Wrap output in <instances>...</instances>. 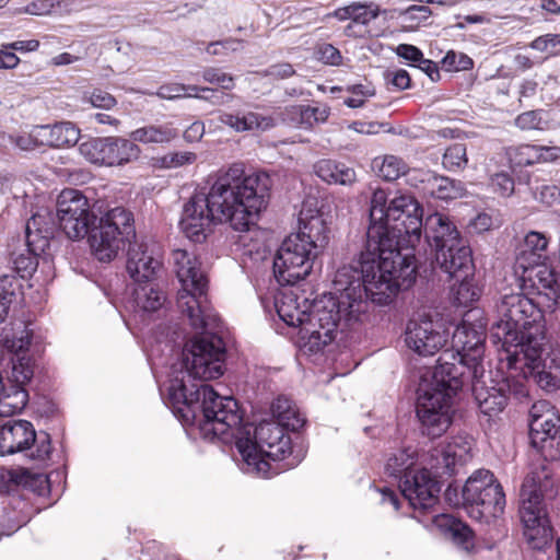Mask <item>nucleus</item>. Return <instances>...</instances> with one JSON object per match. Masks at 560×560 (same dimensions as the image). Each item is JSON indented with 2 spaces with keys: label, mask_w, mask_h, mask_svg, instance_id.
I'll return each instance as SVG.
<instances>
[{
  "label": "nucleus",
  "mask_w": 560,
  "mask_h": 560,
  "mask_svg": "<svg viewBox=\"0 0 560 560\" xmlns=\"http://www.w3.org/2000/svg\"><path fill=\"white\" fill-rule=\"evenodd\" d=\"M272 180L265 172L246 174L242 163L222 171L209 190L195 192L184 205L179 226L195 243H202L211 225L229 223L238 232L256 225L269 202Z\"/></svg>",
  "instance_id": "nucleus-3"
},
{
  "label": "nucleus",
  "mask_w": 560,
  "mask_h": 560,
  "mask_svg": "<svg viewBox=\"0 0 560 560\" xmlns=\"http://www.w3.org/2000/svg\"><path fill=\"white\" fill-rule=\"evenodd\" d=\"M443 68L446 71H466L474 67V60L464 52L450 50L442 59Z\"/></svg>",
  "instance_id": "nucleus-41"
},
{
  "label": "nucleus",
  "mask_w": 560,
  "mask_h": 560,
  "mask_svg": "<svg viewBox=\"0 0 560 560\" xmlns=\"http://www.w3.org/2000/svg\"><path fill=\"white\" fill-rule=\"evenodd\" d=\"M544 348L538 338H528L527 345L501 358L506 369L514 370L524 382L532 378L541 389L552 393L560 388V357L542 358Z\"/></svg>",
  "instance_id": "nucleus-15"
},
{
  "label": "nucleus",
  "mask_w": 560,
  "mask_h": 560,
  "mask_svg": "<svg viewBox=\"0 0 560 560\" xmlns=\"http://www.w3.org/2000/svg\"><path fill=\"white\" fill-rule=\"evenodd\" d=\"M534 194L537 200L547 206H552L560 201V188L553 184H542L537 186L535 187Z\"/></svg>",
  "instance_id": "nucleus-45"
},
{
  "label": "nucleus",
  "mask_w": 560,
  "mask_h": 560,
  "mask_svg": "<svg viewBox=\"0 0 560 560\" xmlns=\"http://www.w3.org/2000/svg\"><path fill=\"white\" fill-rule=\"evenodd\" d=\"M54 7L52 0H37L26 7V12L33 15H46L51 12Z\"/></svg>",
  "instance_id": "nucleus-57"
},
{
  "label": "nucleus",
  "mask_w": 560,
  "mask_h": 560,
  "mask_svg": "<svg viewBox=\"0 0 560 560\" xmlns=\"http://www.w3.org/2000/svg\"><path fill=\"white\" fill-rule=\"evenodd\" d=\"M346 91L352 95L360 96L362 98L372 97L375 95V89L370 84H352L346 88Z\"/></svg>",
  "instance_id": "nucleus-63"
},
{
  "label": "nucleus",
  "mask_w": 560,
  "mask_h": 560,
  "mask_svg": "<svg viewBox=\"0 0 560 560\" xmlns=\"http://www.w3.org/2000/svg\"><path fill=\"white\" fill-rule=\"evenodd\" d=\"M509 159L515 166H528L538 163L537 144H522L509 151Z\"/></svg>",
  "instance_id": "nucleus-39"
},
{
  "label": "nucleus",
  "mask_w": 560,
  "mask_h": 560,
  "mask_svg": "<svg viewBox=\"0 0 560 560\" xmlns=\"http://www.w3.org/2000/svg\"><path fill=\"white\" fill-rule=\"evenodd\" d=\"M451 332L442 323L423 317L411 319L405 331V342L419 355L429 357L439 352L448 341Z\"/></svg>",
  "instance_id": "nucleus-23"
},
{
  "label": "nucleus",
  "mask_w": 560,
  "mask_h": 560,
  "mask_svg": "<svg viewBox=\"0 0 560 560\" xmlns=\"http://www.w3.org/2000/svg\"><path fill=\"white\" fill-rule=\"evenodd\" d=\"M80 154L89 162L106 166L124 165L137 160L139 147L118 137L89 138L79 144Z\"/></svg>",
  "instance_id": "nucleus-20"
},
{
  "label": "nucleus",
  "mask_w": 560,
  "mask_h": 560,
  "mask_svg": "<svg viewBox=\"0 0 560 560\" xmlns=\"http://www.w3.org/2000/svg\"><path fill=\"white\" fill-rule=\"evenodd\" d=\"M538 163L555 162L560 159V147L537 145Z\"/></svg>",
  "instance_id": "nucleus-58"
},
{
  "label": "nucleus",
  "mask_w": 560,
  "mask_h": 560,
  "mask_svg": "<svg viewBox=\"0 0 560 560\" xmlns=\"http://www.w3.org/2000/svg\"><path fill=\"white\" fill-rule=\"evenodd\" d=\"M55 220L50 212H37L33 214L26 222L25 253L16 255L12 262L14 270L19 277L25 279L36 271L38 266V257L45 254L49 248L50 241L55 234Z\"/></svg>",
  "instance_id": "nucleus-19"
},
{
  "label": "nucleus",
  "mask_w": 560,
  "mask_h": 560,
  "mask_svg": "<svg viewBox=\"0 0 560 560\" xmlns=\"http://www.w3.org/2000/svg\"><path fill=\"white\" fill-rule=\"evenodd\" d=\"M175 272L182 289L177 306L197 330L186 341L179 369L173 365L170 378H186L189 384L217 380L224 374L228 346L223 323L208 300V279L200 269L196 255L185 249L173 252Z\"/></svg>",
  "instance_id": "nucleus-2"
},
{
  "label": "nucleus",
  "mask_w": 560,
  "mask_h": 560,
  "mask_svg": "<svg viewBox=\"0 0 560 560\" xmlns=\"http://www.w3.org/2000/svg\"><path fill=\"white\" fill-rule=\"evenodd\" d=\"M538 406L530 409L529 441L536 452L547 462L560 458V417L552 410L537 413Z\"/></svg>",
  "instance_id": "nucleus-22"
},
{
  "label": "nucleus",
  "mask_w": 560,
  "mask_h": 560,
  "mask_svg": "<svg viewBox=\"0 0 560 560\" xmlns=\"http://www.w3.org/2000/svg\"><path fill=\"white\" fill-rule=\"evenodd\" d=\"M202 78L205 81L217 85L222 90L230 91L235 86L234 78L219 68L210 67L205 69L202 72Z\"/></svg>",
  "instance_id": "nucleus-43"
},
{
  "label": "nucleus",
  "mask_w": 560,
  "mask_h": 560,
  "mask_svg": "<svg viewBox=\"0 0 560 560\" xmlns=\"http://www.w3.org/2000/svg\"><path fill=\"white\" fill-rule=\"evenodd\" d=\"M136 234L124 238L120 246L128 243L126 269L136 283L154 281L162 268L160 259L149 252L145 243L131 242Z\"/></svg>",
  "instance_id": "nucleus-24"
},
{
  "label": "nucleus",
  "mask_w": 560,
  "mask_h": 560,
  "mask_svg": "<svg viewBox=\"0 0 560 560\" xmlns=\"http://www.w3.org/2000/svg\"><path fill=\"white\" fill-rule=\"evenodd\" d=\"M39 127H34L30 133L10 136V142L22 151H32L44 147V136L42 132H38Z\"/></svg>",
  "instance_id": "nucleus-40"
},
{
  "label": "nucleus",
  "mask_w": 560,
  "mask_h": 560,
  "mask_svg": "<svg viewBox=\"0 0 560 560\" xmlns=\"http://www.w3.org/2000/svg\"><path fill=\"white\" fill-rule=\"evenodd\" d=\"M522 292L504 294L497 304L498 320L492 324L490 337L494 343H501L505 353L520 350L527 339L536 338L528 330L541 318L544 312H552L560 305V290L549 294V289H538L535 293Z\"/></svg>",
  "instance_id": "nucleus-8"
},
{
  "label": "nucleus",
  "mask_w": 560,
  "mask_h": 560,
  "mask_svg": "<svg viewBox=\"0 0 560 560\" xmlns=\"http://www.w3.org/2000/svg\"><path fill=\"white\" fill-rule=\"evenodd\" d=\"M485 340V327L481 324L468 323L467 319H463L452 332L450 351L454 352L457 360L468 365L470 376L477 377L478 373H485L482 365Z\"/></svg>",
  "instance_id": "nucleus-21"
},
{
  "label": "nucleus",
  "mask_w": 560,
  "mask_h": 560,
  "mask_svg": "<svg viewBox=\"0 0 560 560\" xmlns=\"http://www.w3.org/2000/svg\"><path fill=\"white\" fill-rule=\"evenodd\" d=\"M395 52L398 57L404 58L410 61L413 66L417 67L418 63L422 61L423 52L413 45L410 44H400L395 48Z\"/></svg>",
  "instance_id": "nucleus-50"
},
{
  "label": "nucleus",
  "mask_w": 560,
  "mask_h": 560,
  "mask_svg": "<svg viewBox=\"0 0 560 560\" xmlns=\"http://www.w3.org/2000/svg\"><path fill=\"white\" fill-rule=\"evenodd\" d=\"M436 472L440 475L452 476L457 472V465H463L464 455L463 453H457L456 447L452 444L447 446L436 450Z\"/></svg>",
  "instance_id": "nucleus-37"
},
{
  "label": "nucleus",
  "mask_w": 560,
  "mask_h": 560,
  "mask_svg": "<svg viewBox=\"0 0 560 560\" xmlns=\"http://www.w3.org/2000/svg\"><path fill=\"white\" fill-rule=\"evenodd\" d=\"M318 55L323 62L331 66L339 65L342 58L340 51L331 44H323L319 46Z\"/></svg>",
  "instance_id": "nucleus-54"
},
{
  "label": "nucleus",
  "mask_w": 560,
  "mask_h": 560,
  "mask_svg": "<svg viewBox=\"0 0 560 560\" xmlns=\"http://www.w3.org/2000/svg\"><path fill=\"white\" fill-rule=\"evenodd\" d=\"M456 284H458V287L455 292V299L458 304L466 306L478 299V292L471 287L468 280L454 281L453 287ZM453 290H455V288H453Z\"/></svg>",
  "instance_id": "nucleus-46"
},
{
  "label": "nucleus",
  "mask_w": 560,
  "mask_h": 560,
  "mask_svg": "<svg viewBox=\"0 0 560 560\" xmlns=\"http://www.w3.org/2000/svg\"><path fill=\"white\" fill-rule=\"evenodd\" d=\"M530 47L541 52H548L549 55H559L560 34H546L539 36L530 43Z\"/></svg>",
  "instance_id": "nucleus-44"
},
{
  "label": "nucleus",
  "mask_w": 560,
  "mask_h": 560,
  "mask_svg": "<svg viewBox=\"0 0 560 560\" xmlns=\"http://www.w3.org/2000/svg\"><path fill=\"white\" fill-rule=\"evenodd\" d=\"M158 96L164 100H174L185 96V84L171 83L160 86Z\"/></svg>",
  "instance_id": "nucleus-56"
},
{
  "label": "nucleus",
  "mask_w": 560,
  "mask_h": 560,
  "mask_svg": "<svg viewBox=\"0 0 560 560\" xmlns=\"http://www.w3.org/2000/svg\"><path fill=\"white\" fill-rule=\"evenodd\" d=\"M385 80L387 84H392L398 90L409 89L411 82L409 73L404 69L394 72L387 71L385 73Z\"/></svg>",
  "instance_id": "nucleus-51"
},
{
  "label": "nucleus",
  "mask_w": 560,
  "mask_h": 560,
  "mask_svg": "<svg viewBox=\"0 0 560 560\" xmlns=\"http://www.w3.org/2000/svg\"><path fill=\"white\" fill-rule=\"evenodd\" d=\"M470 381L468 365L452 351H443L432 372L431 380H422L418 387L416 412L420 421V431L430 439L442 436L453 419V402Z\"/></svg>",
  "instance_id": "nucleus-7"
},
{
  "label": "nucleus",
  "mask_w": 560,
  "mask_h": 560,
  "mask_svg": "<svg viewBox=\"0 0 560 560\" xmlns=\"http://www.w3.org/2000/svg\"><path fill=\"white\" fill-rule=\"evenodd\" d=\"M371 167L378 177L387 182L396 180L409 171L404 159L393 154L374 158Z\"/></svg>",
  "instance_id": "nucleus-32"
},
{
  "label": "nucleus",
  "mask_w": 560,
  "mask_h": 560,
  "mask_svg": "<svg viewBox=\"0 0 560 560\" xmlns=\"http://www.w3.org/2000/svg\"><path fill=\"white\" fill-rule=\"evenodd\" d=\"M470 377L472 394L480 411L489 417L502 412L509 399L513 398L521 402L528 397L527 386L514 370L508 369L506 374L500 370L494 374L489 372L488 380L485 378V373Z\"/></svg>",
  "instance_id": "nucleus-17"
},
{
  "label": "nucleus",
  "mask_w": 560,
  "mask_h": 560,
  "mask_svg": "<svg viewBox=\"0 0 560 560\" xmlns=\"http://www.w3.org/2000/svg\"><path fill=\"white\" fill-rule=\"evenodd\" d=\"M219 121L237 132L253 130L266 131L276 126L273 117L246 110H237L235 113L223 112L219 115Z\"/></svg>",
  "instance_id": "nucleus-26"
},
{
  "label": "nucleus",
  "mask_w": 560,
  "mask_h": 560,
  "mask_svg": "<svg viewBox=\"0 0 560 560\" xmlns=\"http://www.w3.org/2000/svg\"><path fill=\"white\" fill-rule=\"evenodd\" d=\"M2 47L21 52H30L38 49L39 42L37 39L16 40L13 43L3 44Z\"/></svg>",
  "instance_id": "nucleus-60"
},
{
  "label": "nucleus",
  "mask_w": 560,
  "mask_h": 560,
  "mask_svg": "<svg viewBox=\"0 0 560 560\" xmlns=\"http://www.w3.org/2000/svg\"><path fill=\"white\" fill-rule=\"evenodd\" d=\"M287 425L281 422H260L257 427L243 424L236 431L235 447L241 456V469L246 474L270 478L282 469L296 465L295 462L273 467L267 458L273 462L284 460L292 453L291 438L285 432Z\"/></svg>",
  "instance_id": "nucleus-9"
},
{
  "label": "nucleus",
  "mask_w": 560,
  "mask_h": 560,
  "mask_svg": "<svg viewBox=\"0 0 560 560\" xmlns=\"http://www.w3.org/2000/svg\"><path fill=\"white\" fill-rule=\"evenodd\" d=\"M417 67L422 70L432 81H438L440 79V71L438 65L430 60L423 58Z\"/></svg>",
  "instance_id": "nucleus-64"
},
{
  "label": "nucleus",
  "mask_w": 560,
  "mask_h": 560,
  "mask_svg": "<svg viewBox=\"0 0 560 560\" xmlns=\"http://www.w3.org/2000/svg\"><path fill=\"white\" fill-rule=\"evenodd\" d=\"M327 226L318 213L305 215L301 211L299 232L289 235L273 259V273L281 285H293L305 279L314 260L328 243Z\"/></svg>",
  "instance_id": "nucleus-10"
},
{
  "label": "nucleus",
  "mask_w": 560,
  "mask_h": 560,
  "mask_svg": "<svg viewBox=\"0 0 560 560\" xmlns=\"http://www.w3.org/2000/svg\"><path fill=\"white\" fill-rule=\"evenodd\" d=\"M38 462L49 459L52 447L50 435L44 431L36 433L27 420H11L0 427V455L24 453Z\"/></svg>",
  "instance_id": "nucleus-18"
},
{
  "label": "nucleus",
  "mask_w": 560,
  "mask_h": 560,
  "mask_svg": "<svg viewBox=\"0 0 560 560\" xmlns=\"http://www.w3.org/2000/svg\"><path fill=\"white\" fill-rule=\"evenodd\" d=\"M424 233L427 243L434 253L433 270L439 268L453 281L468 280L474 275L471 249L446 215H429Z\"/></svg>",
  "instance_id": "nucleus-11"
},
{
  "label": "nucleus",
  "mask_w": 560,
  "mask_h": 560,
  "mask_svg": "<svg viewBox=\"0 0 560 560\" xmlns=\"http://www.w3.org/2000/svg\"><path fill=\"white\" fill-rule=\"evenodd\" d=\"M545 125L541 109L524 112L515 118V126L521 130H542Z\"/></svg>",
  "instance_id": "nucleus-42"
},
{
  "label": "nucleus",
  "mask_w": 560,
  "mask_h": 560,
  "mask_svg": "<svg viewBox=\"0 0 560 560\" xmlns=\"http://www.w3.org/2000/svg\"><path fill=\"white\" fill-rule=\"evenodd\" d=\"M196 160V155L190 152H173L164 155L161 159V164L163 167L173 168L179 167L185 164H190Z\"/></svg>",
  "instance_id": "nucleus-47"
},
{
  "label": "nucleus",
  "mask_w": 560,
  "mask_h": 560,
  "mask_svg": "<svg viewBox=\"0 0 560 560\" xmlns=\"http://www.w3.org/2000/svg\"><path fill=\"white\" fill-rule=\"evenodd\" d=\"M423 210L409 192L388 198L377 188L370 200V224L364 248L350 266L372 291L376 305H388L417 276L415 246L420 242Z\"/></svg>",
  "instance_id": "nucleus-1"
},
{
  "label": "nucleus",
  "mask_w": 560,
  "mask_h": 560,
  "mask_svg": "<svg viewBox=\"0 0 560 560\" xmlns=\"http://www.w3.org/2000/svg\"><path fill=\"white\" fill-rule=\"evenodd\" d=\"M314 174L328 185L352 186L357 182L354 168L334 159H320L313 165Z\"/></svg>",
  "instance_id": "nucleus-28"
},
{
  "label": "nucleus",
  "mask_w": 560,
  "mask_h": 560,
  "mask_svg": "<svg viewBox=\"0 0 560 560\" xmlns=\"http://www.w3.org/2000/svg\"><path fill=\"white\" fill-rule=\"evenodd\" d=\"M203 133V122L195 121L184 131V138L188 142H197L202 138Z\"/></svg>",
  "instance_id": "nucleus-61"
},
{
  "label": "nucleus",
  "mask_w": 560,
  "mask_h": 560,
  "mask_svg": "<svg viewBox=\"0 0 560 560\" xmlns=\"http://www.w3.org/2000/svg\"><path fill=\"white\" fill-rule=\"evenodd\" d=\"M38 132L44 136L45 145L54 148L74 145L80 139V129L70 121L40 126Z\"/></svg>",
  "instance_id": "nucleus-30"
},
{
  "label": "nucleus",
  "mask_w": 560,
  "mask_h": 560,
  "mask_svg": "<svg viewBox=\"0 0 560 560\" xmlns=\"http://www.w3.org/2000/svg\"><path fill=\"white\" fill-rule=\"evenodd\" d=\"M177 132L170 125H149L133 130L130 138L133 143L164 144L176 138Z\"/></svg>",
  "instance_id": "nucleus-33"
},
{
  "label": "nucleus",
  "mask_w": 560,
  "mask_h": 560,
  "mask_svg": "<svg viewBox=\"0 0 560 560\" xmlns=\"http://www.w3.org/2000/svg\"><path fill=\"white\" fill-rule=\"evenodd\" d=\"M492 186L494 191L503 197H509L514 191V180L506 173H498L492 177Z\"/></svg>",
  "instance_id": "nucleus-48"
},
{
  "label": "nucleus",
  "mask_w": 560,
  "mask_h": 560,
  "mask_svg": "<svg viewBox=\"0 0 560 560\" xmlns=\"http://www.w3.org/2000/svg\"><path fill=\"white\" fill-rule=\"evenodd\" d=\"M186 378H170L167 406L186 425H196L205 440L234 442L242 428V415L236 399L222 396L206 382L189 383Z\"/></svg>",
  "instance_id": "nucleus-6"
},
{
  "label": "nucleus",
  "mask_w": 560,
  "mask_h": 560,
  "mask_svg": "<svg viewBox=\"0 0 560 560\" xmlns=\"http://www.w3.org/2000/svg\"><path fill=\"white\" fill-rule=\"evenodd\" d=\"M165 294L154 281L137 283L132 293L135 308L143 313L160 310L165 302Z\"/></svg>",
  "instance_id": "nucleus-31"
},
{
  "label": "nucleus",
  "mask_w": 560,
  "mask_h": 560,
  "mask_svg": "<svg viewBox=\"0 0 560 560\" xmlns=\"http://www.w3.org/2000/svg\"><path fill=\"white\" fill-rule=\"evenodd\" d=\"M444 498L450 505L464 508V498H462L459 486L450 483L444 492Z\"/></svg>",
  "instance_id": "nucleus-59"
},
{
  "label": "nucleus",
  "mask_w": 560,
  "mask_h": 560,
  "mask_svg": "<svg viewBox=\"0 0 560 560\" xmlns=\"http://www.w3.org/2000/svg\"><path fill=\"white\" fill-rule=\"evenodd\" d=\"M462 498L469 517L478 522L490 524L504 513L505 493L488 469H477L468 477L462 487Z\"/></svg>",
  "instance_id": "nucleus-16"
},
{
  "label": "nucleus",
  "mask_w": 560,
  "mask_h": 560,
  "mask_svg": "<svg viewBox=\"0 0 560 560\" xmlns=\"http://www.w3.org/2000/svg\"><path fill=\"white\" fill-rule=\"evenodd\" d=\"M380 14V8L374 3H359L353 2L347 7L338 8L334 11L332 15L340 20H351L357 24L366 25L372 20L376 19Z\"/></svg>",
  "instance_id": "nucleus-34"
},
{
  "label": "nucleus",
  "mask_w": 560,
  "mask_h": 560,
  "mask_svg": "<svg viewBox=\"0 0 560 560\" xmlns=\"http://www.w3.org/2000/svg\"><path fill=\"white\" fill-rule=\"evenodd\" d=\"M420 184L424 195L441 200L457 199L465 194V187L460 180L434 172H425Z\"/></svg>",
  "instance_id": "nucleus-25"
},
{
  "label": "nucleus",
  "mask_w": 560,
  "mask_h": 560,
  "mask_svg": "<svg viewBox=\"0 0 560 560\" xmlns=\"http://www.w3.org/2000/svg\"><path fill=\"white\" fill-rule=\"evenodd\" d=\"M334 291L313 301L310 312L300 310L292 295L276 301L279 317L289 326L300 327L301 348L318 353L330 345L338 331L362 320L372 301V291L353 266L340 267L332 280Z\"/></svg>",
  "instance_id": "nucleus-4"
},
{
  "label": "nucleus",
  "mask_w": 560,
  "mask_h": 560,
  "mask_svg": "<svg viewBox=\"0 0 560 560\" xmlns=\"http://www.w3.org/2000/svg\"><path fill=\"white\" fill-rule=\"evenodd\" d=\"M382 126L383 125L378 122L353 121L349 128L359 133L375 135L380 131Z\"/></svg>",
  "instance_id": "nucleus-62"
},
{
  "label": "nucleus",
  "mask_w": 560,
  "mask_h": 560,
  "mask_svg": "<svg viewBox=\"0 0 560 560\" xmlns=\"http://www.w3.org/2000/svg\"><path fill=\"white\" fill-rule=\"evenodd\" d=\"M278 422L287 425L291 431H299L305 424V419L295 410L291 401L287 398L279 397L271 406Z\"/></svg>",
  "instance_id": "nucleus-35"
},
{
  "label": "nucleus",
  "mask_w": 560,
  "mask_h": 560,
  "mask_svg": "<svg viewBox=\"0 0 560 560\" xmlns=\"http://www.w3.org/2000/svg\"><path fill=\"white\" fill-rule=\"evenodd\" d=\"M242 45V40L226 38L223 40L212 42L207 47V52L213 56L225 54L226 51H236Z\"/></svg>",
  "instance_id": "nucleus-49"
},
{
  "label": "nucleus",
  "mask_w": 560,
  "mask_h": 560,
  "mask_svg": "<svg viewBox=\"0 0 560 560\" xmlns=\"http://www.w3.org/2000/svg\"><path fill=\"white\" fill-rule=\"evenodd\" d=\"M386 472L398 479L400 493L419 514L434 510L439 503L441 483L425 468H416L415 452L409 448L393 454L386 463Z\"/></svg>",
  "instance_id": "nucleus-12"
},
{
  "label": "nucleus",
  "mask_w": 560,
  "mask_h": 560,
  "mask_svg": "<svg viewBox=\"0 0 560 560\" xmlns=\"http://www.w3.org/2000/svg\"><path fill=\"white\" fill-rule=\"evenodd\" d=\"M56 218L60 230L69 240L88 236L92 253L103 262L112 261L124 238L135 235L132 213L115 207L97 217L88 198L78 189H63L57 199Z\"/></svg>",
  "instance_id": "nucleus-5"
},
{
  "label": "nucleus",
  "mask_w": 560,
  "mask_h": 560,
  "mask_svg": "<svg viewBox=\"0 0 560 560\" xmlns=\"http://www.w3.org/2000/svg\"><path fill=\"white\" fill-rule=\"evenodd\" d=\"M552 480L546 472L530 471L521 488L522 505L520 508L521 520L524 525V536L532 548L542 550L552 540V528L547 518L542 499Z\"/></svg>",
  "instance_id": "nucleus-13"
},
{
  "label": "nucleus",
  "mask_w": 560,
  "mask_h": 560,
  "mask_svg": "<svg viewBox=\"0 0 560 560\" xmlns=\"http://www.w3.org/2000/svg\"><path fill=\"white\" fill-rule=\"evenodd\" d=\"M548 238L545 234L530 231L526 234L515 259V273L528 293L549 289L551 296L560 290V273L547 262Z\"/></svg>",
  "instance_id": "nucleus-14"
},
{
  "label": "nucleus",
  "mask_w": 560,
  "mask_h": 560,
  "mask_svg": "<svg viewBox=\"0 0 560 560\" xmlns=\"http://www.w3.org/2000/svg\"><path fill=\"white\" fill-rule=\"evenodd\" d=\"M295 73V70L293 69L291 63L288 62H280L269 66L265 74L267 77H271L273 79L283 80L287 78L292 77Z\"/></svg>",
  "instance_id": "nucleus-52"
},
{
  "label": "nucleus",
  "mask_w": 560,
  "mask_h": 560,
  "mask_svg": "<svg viewBox=\"0 0 560 560\" xmlns=\"http://www.w3.org/2000/svg\"><path fill=\"white\" fill-rule=\"evenodd\" d=\"M468 164L467 148L465 143L455 142L450 144L443 155L442 165L448 172H460Z\"/></svg>",
  "instance_id": "nucleus-38"
},
{
  "label": "nucleus",
  "mask_w": 560,
  "mask_h": 560,
  "mask_svg": "<svg viewBox=\"0 0 560 560\" xmlns=\"http://www.w3.org/2000/svg\"><path fill=\"white\" fill-rule=\"evenodd\" d=\"M21 289L22 283L15 276H0V324L7 319L10 307Z\"/></svg>",
  "instance_id": "nucleus-36"
},
{
  "label": "nucleus",
  "mask_w": 560,
  "mask_h": 560,
  "mask_svg": "<svg viewBox=\"0 0 560 560\" xmlns=\"http://www.w3.org/2000/svg\"><path fill=\"white\" fill-rule=\"evenodd\" d=\"M90 101L94 107H100L104 109H110L116 105L115 97L103 90H94L91 94Z\"/></svg>",
  "instance_id": "nucleus-53"
},
{
  "label": "nucleus",
  "mask_w": 560,
  "mask_h": 560,
  "mask_svg": "<svg viewBox=\"0 0 560 560\" xmlns=\"http://www.w3.org/2000/svg\"><path fill=\"white\" fill-rule=\"evenodd\" d=\"M432 521L442 529L445 537L459 549L467 552L474 549L475 535L466 523L445 514H434Z\"/></svg>",
  "instance_id": "nucleus-27"
},
{
  "label": "nucleus",
  "mask_w": 560,
  "mask_h": 560,
  "mask_svg": "<svg viewBox=\"0 0 560 560\" xmlns=\"http://www.w3.org/2000/svg\"><path fill=\"white\" fill-rule=\"evenodd\" d=\"M330 114V108L326 105H292L285 107L283 119L295 127L311 129L316 124L325 122Z\"/></svg>",
  "instance_id": "nucleus-29"
},
{
  "label": "nucleus",
  "mask_w": 560,
  "mask_h": 560,
  "mask_svg": "<svg viewBox=\"0 0 560 560\" xmlns=\"http://www.w3.org/2000/svg\"><path fill=\"white\" fill-rule=\"evenodd\" d=\"M195 97L210 101L212 104L221 105L231 100L230 94H225L223 92H219L217 90L210 89V88H202L201 94H195Z\"/></svg>",
  "instance_id": "nucleus-55"
}]
</instances>
